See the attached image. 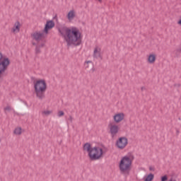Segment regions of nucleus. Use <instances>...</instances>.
I'll return each instance as SVG.
<instances>
[{
    "label": "nucleus",
    "instance_id": "1",
    "mask_svg": "<svg viewBox=\"0 0 181 181\" xmlns=\"http://www.w3.org/2000/svg\"><path fill=\"white\" fill-rule=\"evenodd\" d=\"M58 32L60 36L64 39L67 46H80L81 45V33L77 28L70 29L65 25H61L58 28Z\"/></svg>",
    "mask_w": 181,
    "mask_h": 181
},
{
    "label": "nucleus",
    "instance_id": "2",
    "mask_svg": "<svg viewBox=\"0 0 181 181\" xmlns=\"http://www.w3.org/2000/svg\"><path fill=\"white\" fill-rule=\"evenodd\" d=\"M34 90L37 98L42 101V100L46 97L45 95L46 90H47V83H46V81L43 79L37 81L34 83Z\"/></svg>",
    "mask_w": 181,
    "mask_h": 181
},
{
    "label": "nucleus",
    "instance_id": "3",
    "mask_svg": "<svg viewBox=\"0 0 181 181\" xmlns=\"http://www.w3.org/2000/svg\"><path fill=\"white\" fill-rule=\"evenodd\" d=\"M132 166V160L129 156H124L119 162V168L120 173L124 176H129Z\"/></svg>",
    "mask_w": 181,
    "mask_h": 181
},
{
    "label": "nucleus",
    "instance_id": "4",
    "mask_svg": "<svg viewBox=\"0 0 181 181\" xmlns=\"http://www.w3.org/2000/svg\"><path fill=\"white\" fill-rule=\"evenodd\" d=\"M11 64V60L8 57H4V54L0 52V83L4 81V77L8 76V67Z\"/></svg>",
    "mask_w": 181,
    "mask_h": 181
},
{
    "label": "nucleus",
    "instance_id": "5",
    "mask_svg": "<svg viewBox=\"0 0 181 181\" xmlns=\"http://www.w3.org/2000/svg\"><path fill=\"white\" fill-rule=\"evenodd\" d=\"M103 153V148L99 146H95L92 148L88 156L91 160H98V159L101 158Z\"/></svg>",
    "mask_w": 181,
    "mask_h": 181
},
{
    "label": "nucleus",
    "instance_id": "6",
    "mask_svg": "<svg viewBox=\"0 0 181 181\" xmlns=\"http://www.w3.org/2000/svg\"><path fill=\"white\" fill-rule=\"evenodd\" d=\"M128 145V139L127 137H120L116 142V146L119 149H124Z\"/></svg>",
    "mask_w": 181,
    "mask_h": 181
},
{
    "label": "nucleus",
    "instance_id": "7",
    "mask_svg": "<svg viewBox=\"0 0 181 181\" xmlns=\"http://www.w3.org/2000/svg\"><path fill=\"white\" fill-rule=\"evenodd\" d=\"M108 128L110 129V134L112 138H114V136H115V135H117L119 131V127L118 125L114 124L112 123H110L108 124Z\"/></svg>",
    "mask_w": 181,
    "mask_h": 181
},
{
    "label": "nucleus",
    "instance_id": "8",
    "mask_svg": "<svg viewBox=\"0 0 181 181\" xmlns=\"http://www.w3.org/2000/svg\"><path fill=\"white\" fill-rule=\"evenodd\" d=\"M33 39L36 42H40L45 37V33L35 32L31 35Z\"/></svg>",
    "mask_w": 181,
    "mask_h": 181
},
{
    "label": "nucleus",
    "instance_id": "9",
    "mask_svg": "<svg viewBox=\"0 0 181 181\" xmlns=\"http://www.w3.org/2000/svg\"><path fill=\"white\" fill-rule=\"evenodd\" d=\"M53 28H54V21H47L44 28L45 33H49V30H50V29H53Z\"/></svg>",
    "mask_w": 181,
    "mask_h": 181
},
{
    "label": "nucleus",
    "instance_id": "10",
    "mask_svg": "<svg viewBox=\"0 0 181 181\" xmlns=\"http://www.w3.org/2000/svg\"><path fill=\"white\" fill-rule=\"evenodd\" d=\"M124 118H125V115H124V113H117L113 117L114 121L116 124L121 122Z\"/></svg>",
    "mask_w": 181,
    "mask_h": 181
},
{
    "label": "nucleus",
    "instance_id": "11",
    "mask_svg": "<svg viewBox=\"0 0 181 181\" xmlns=\"http://www.w3.org/2000/svg\"><path fill=\"white\" fill-rule=\"evenodd\" d=\"M93 57L94 59H98L101 57V48L95 47L93 51Z\"/></svg>",
    "mask_w": 181,
    "mask_h": 181
},
{
    "label": "nucleus",
    "instance_id": "12",
    "mask_svg": "<svg viewBox=\"0 0 181 181\" xmlns=\"http://www.w3.org/2000/svg\"><path fill=\"white\" fill-rule=\"evenodd\" d=\"M83 151H86L88 152V156L90 153H91V150L93 149V147H91V144L90 143H86L83 146Z\"/></svg>",
    "mask_w": 181,
    "mask_h": 181
},
{
    "label": "nucleus",
    "instance_id": "13",
    "mask_svg": "<svg viewBox=\"0 0 181 181\" xmlns=\"http://www.w3.org/2000/svg\"><path fill=\"white\" fill-rule=\"evenodd\" d=\"M21 30V23L17 21L15 23L13 28H12V32H19Z\"/></svg>",
    "mask_w": 181,
    "mask_h": 181
},
{
    "label": "nucleus",
    "instance_id": "14",
    "mask_svg": "<svg viewBox=\"0 0 181 181\" xmlns=\"http://www.w3.org/2000/svg\"><path fill=\"white\" fill-rule=\"evenodd\" d=\"M42 47H45V43H41L40 45H36L35 54H40L42 53V51L40 50Z\"/></svg>",
    "mask_w": 181,
    "mask_h": 181
},
{
    "label": "nucleus",
    "instance_id": "15",
    "mask_svg": "<svg viewBox=\"0 0 181 181\" xmlns=\"http://www.w3.org/2000/svg\"><path fill=\"white\" fill-rule=\"evenodd\" d=\"M156 61V55H155V54H150L148 56V63L152 64L155 63Z\"/></svg>",
    "mask_w": 181,
    "mask_h": 181
},
{
    "label": "nucleus",
    "instance_id": "16",
    "mask_svg": "<svg viewBox=\"0 0 181 181\" xmlns=\"http://www.w3.org/2000/svg\"><path fill=\"white\" fill-rule=\"evenodd\" d=\"M67 16H68V19H69V20L74 18L75 16H76V14H75V13H74V11H73V10H72V11H70L69 12Z\"/></svg>",
    "mask_w": 181,
    "mask_h": 181
},
{
    "label": "nucleus",
    "instance_id": "17",
    "mask_svg": "<svg viewBox=\"0 0 181 181\" xmlns=\"http://www.w3.org/2000/svg\"><path fill=\"white\" fill-rule=\"evenodd\" d=\"M153 177H155V175L152 173H150L147 177L144 179V181H152L153 180Z\"/></svg>",
    "mask_w": 181,
    "mask_h": 181
},
{
    "label": "nucleus",
    "instance_id": "18",
    "mask_svg": "<svg viewBox=\"0 0 181 181\" xmlns=\"http://www.w3.org/2000/svg\"><path fill=\"white\" fill-rule=\"evenodd\" d=\"M13 132L16 135H21L22 134V128L17 127L14 129Z\"/></svg>",
    "mask_w": 181,
    "mask_h": 181
},
{
    "label": "nucleus",
    "instance_id": "19",
    "mask_svg": "<svg viewBox=\"0 0 181 181\" xmlns=\"http://www.w3.org/2000/svg\"><path fill=\"white\" fill-rule=\"evenodd\" d=\"M175 54L177 57H179L181 54V48H178L175 50Z\"/></svg>",
    "mask_w": 181,
    "mask_h": 181
},
{
    "label": "nucleus",
    "instance_id": "20",
    "mask_svg": "<svg viewBox=\"0 0 181 181\" xmlns=\"http://www.w3.org/2000/svg\"><path fill=\"white\" fill-rule=\"evenodd\" d=\"M42 114H44V115H50V114H52V111L45 110V111L42 112Z\"/></svg>",
    "mask_w": 181,
    "mask_h": 181
},
{
    "label": "nucleus",
    "instance_id": "21",
    "mask_svg": "<svg viewBox=\"0 0 181 181\" xmlns=\"http://www.w3.org/2000/svg\"><path fill=\"white\" fill-rule=\"evenodd\" d=\"M11 110H12V108L11 107V106H7V107H4L5 112H6V111H11Z\"/></svg>",
    "mask_w": 181,
    "mask_h": 181
},
{
    "label": "nucleus",
    "instance_id": "22",
    "mask_svg": "<svg viewBox=\"0 0 181 181\" xmlns=\"http://www.w3.org/2000/svg\"><path fill=\"white\" fill-rule=\"evenodd\" d=\"M168 180V175H164L161 177V181H166Z\"/></svg>",
    "mask_w": 181,
    "mask_h": 181
},
{
    "label": "nucleus",
    "instance_id": "23",
    "mask_svg": "<svg viewBox=\"0 0 181 181\" xmlns=\"http://www.w3.org/2000/svg\"><path fill=\"white\" fill-rule=\"evenodd\" d=\"M63 115H64V112L63 111H59L58 112V117H63Z\"/></svg>",
    "mask_w": 181,
    "mask_h": 181
},
{
    "label": "nucleus",
    "instance_id": "24",
    "mask_svg": "<svg viewBox=\"0 0 181 181\" xmlns=\"http://www.w3.org/2000/svg\"><path fill=\"white\" fill-rule=\"evenodd\" d=\"M175 87H180V83H175Z\"/></svg>",
    "mask_w": 181,
    "mask_h": 181
},
{
    "label": "nucleus",
    "instance_id": "25",
    "mask_svg": "<svg viewBox=\"0 0 181 181\" xmlns=\"http://www.w3.org/2000/svg\"><path fill=\"white\" fill-rule=\"evenodd\" d=\"M69 121L70 122H73V117L69 116Z\"/></svg>",
    "mask_w": 181,
    "mask_h": 181
},
{
    "label": "nucleus",
    "instance_id": "26",
    "mask_svg": "<svg viewBox=\"0 0 181 181\" xmlns=\"http://www.w3.org/2000/svg\"><path fill=\"white\" fill-rule=\"evenodd\" d=\"M178 25H180L181 26V16H180V19L179 20V21L177 22Z\"/></svg>",
    "mask_w": 181,
    "mask_h": 181
},
{
    "label": "nucleus",
    "instance_id": "27",
    "mask_svg": "<svg viewBox=\"0 0 181 181\" xmlns=\"http://www.w3.org/2000/svg\"><path fill=\"white\" fill-rule=\"evenodd\" d=\"M91 64V63H93L91 61H87V62H86V64Z\"/></svg>",
    "mask_w": 181,
    "mask_h": 181
},
{
    "label": "nucleus",
    "instance_id": "28",
    "mask_svg": "<svg viewBox=\"0 0 181 181\" xmlns=\"http://www.w3.org/2000/svg\"><path fill=\"white\" fill-rule=\"evenodd\" d=\"M141 91H144V90H146V88L145 87L142 86V87L141 88Z\"/></svg>",
    "mask_w": 181,
    "mask_h": 181
},
{
    "label": "nucleus",
    "instance_id": "29",
    "mask_svg": "<svg viewBox=\"0 0 181 181\" xmlns=\"http://www.w3.org/2000/svg\"><path fill=\"white\" fill-rule=\"evenodd\" d=\"M33 45L36 47V46H37L38 45H36V42H33Z\"/></svg>",
    "mask_w": 181,
    "mask_h": 181
},
{
    "label": "nucleus",
    "instance_id": "30",
    "mask_svg": "<svg viewBox=\"0 0 181 181\" xmlns=\"http://www.w3.org/2000/svg\"><path fill=\"white\" fill-rule=\"evenodd\" d=\"M149 170H154V169H153V168L150 167V168H149Z\"/></svg>",
    "mask_w": 181,
    "mask_h": 181
},
{
    "label": "nucleus",
    "instance_id": "31",
    "mask_svg": "<svg viewBox=\"0 0 181 181\" xmlns=\"http://www.w3.org/2000/svg\"><path fill=\"white\" fill-rule=\"evenodd\" d=\"M176 132H177V134H179V130H177Z\"/></svg>",
    "mask_w": 181,
    "mask_h": 181
},
{
    "label": "nucleus",
    "instance_id": "32",
    "mask_svg": "<svg viewBox=\"0 0 181 181\" xmlns=\"http://www.w3.org/2000/svg\"><path fill=\"white\" fill-rule=\"evenodd\" d=\"M100 2H103V0H98Z\"/></svg>",
    "mask_w": 181,
    "mask_h": 181
},
{
    "label": "nucleus",
    "instance_id": "33",
    "mask_svg": "<svg viewBox=\"0 0 181 181\" xmlns=\"http://www.w3.org/2000/svg\"><path fill=\"white\" fill-rule=\"evenodd\" d=\"M179 120L180 121V118H179Z\"/></svg>",
    "mask_w": 181,
    "mask_h": 181
}]
</instances>
